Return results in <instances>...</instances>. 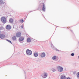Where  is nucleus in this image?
Wrapping results in <instances>:
<instances>
[{"instance_id": "b1692460", "label": "nucleus", "mask_w": 79, "mask_h": 79, "mask_svg": "<svg viewBox=\"0 0 79 79\" xmlns=\"http://www.w3.org/2000/svg\"><path fill=\"white\" fill-rule=\"evenodd\" d=\"M7 41H8V42H9L10 43H11V44H12V43H11V42L10 41V40H6Z\"/></svg>"}, {"instance_id": "c85d7f7f", "label": "nucleus", "mask_w": 79, "mask_h": 79, "mask_svg": "<svg viewBox=\"0 0 79 79\" xmlns=\"http://www.w3.org/2000/svg\"><path fill=\"white\" fill-rule=\"evenodd\" d=\"M2 29V27H0V29Z\"/></svg>"}, {"instance_id": "f8f14e48", "label": "nucleus", "mask_w": 79, "mask_h": 79, "mask_svg": "<svg viewBox=\"0 0 79 79\" xmlns=\"http://www.w3.org/2000/svg\"><path fill=\"white\" fill-rule=\"evenodd\" d=\"M0 37L1 39H4L5 37V35L3 34L0 35Z\"/></svg>"}, {"instance_id": "1a4fd4ad", "label": "nucleus", "mask_w": 79, "mask_h": 79, "mask_svg": "<svg viewBox=\"0 0 79 79\" xmlns=\"http://www.w3.org/2000/svg\"><path fill=\"white\" fill-rule=\"evenodd\" d=\"M6 27V29H8L9 30L11 29V27L10 25H7Z\"/></svg>"}, {"instance_id": "c756f323", "label": "nucleus", "mask_w": 79, "mask_h": 79, "mask_svg": "<svg viewBox=\"0 0 79 79\" xmlns=\"http://www.w3.org/2000/svg\"><path fill=\"white\" fill-rule=\"evenodd\" d=\"M71 31H72V32H73V30H71Z\"/></svg>"}, {"instance_id": "a878e982", "label": "nucleus", "mask_w": 79, "mask_h": 79, "mask_svg": "<svg viewBox=\"0 0 79 79\" xmlns=\"http://www.w3.org/2000/svg\"><path fill=\"white\" fill-rule=\"evenodd\" d=\"M56 51H57V52H60V50H59L58 49L56 48Z\"/></svg>"}, {"instance_id": "f3484780", "label": "nucleus", "mask_w": 79, "mask_h": 79, "mask_svg": "<svg viewBox=\"0 0 79 79\" xmlns=\"http://www.w3.org/2000/svg\"><path fill=\"white\" fill-rule=\"evenodd\" d=\"M16 36H14L12 37V40H16Z\"/></svg>"}, {"instance_id": "6e6552de", "label": "nucleus", "mask_w": 79, "mask_h": 79, "mask_svg": "<svg viewBox=\"0 0 79 79\" xmlns=\"http://www.w3.org/2000/svg\"><path fill=\"white\" fill-rule=\"evenodd\" d=\"M46 56V54L45 52H43L40 55V56L41 58H44Z\"/></svg>"}, {"instance_id": "7ed1b4c3", "label": "nucleus", "mask_w": 79, "mask_h": 79, "mask_svg": "<svg viewBox=\"0 0 79 79\" xmlns=\"http://www.w3.org/2000/svg\"><path fill=\"white\" fill-rule=\"evenodd\" d=\"M40 6L41 7H43L42 9V10L43 11H45V4L44 3H41L40 4Z\"/></svg>"}, {"instance_id": "9b49d317", "label": "nucleus", "mask_w": 79, "mask_h": 79, "mask_svg": "<svg viewBox=\"0 0 79 79\" xmlns=\"http://www.w3.org/2000/svg\"><path fill=\"white\" fill-rule=\"evenodd\" d=\"M16 37H19L21 36V33L20 32H18L16 34Z\"/></svg>"}, {"instance_id": "0eeeda50", "label": "nucleus", "mask_w": 79, "mask_h": 79, "mask_svg": "<svg viewBox=\"0 0 79 79\" xmlns=\"http://www.w3.org/2000/svg\"><path fill=\"white\" fill-rule=\"evenodd\" d=\"M6 0H0V5H3L5 3Z\"/></svg>"}, {"instance_id": "cd10ccee", "label": "nucleus", "mask_w": 79, "mask_h": 79, "mask_svg": "<svg viewBox=\"0 0 79 79\" xmlns=\"http://www.w3.org/2000/svg\"><path fill=\"white\" fill-rule=\"evenodd\" d=\"M21 29H23V25L21 26Z\"/></svg>"}, {"instance_id": "6ab92c4d", "label": "nucleus", "mask_w": 79, "mask_h": 79, "mask_svg": "<svg viewBox=\"0 0 79 79\" xmlns=\"http://www.w3.org/2000/svg\"><path fill=\"white\" fill-rule=\"evenodd\" d=\"M19 42H20V43H23V42H24V41H23V40H19Z\"/></svg>"}, {"instance_id": "2eb2a0df", "label": "nucleus", "mask_w": 79, "mask_h": 79, "mask_svg": "<svg viewBox=\"0 0 79 79\" xmlns=\"http://www.w3.org/2000/svg\"><path fill=\"white\" fill-rule=\"evenodd\" d=\"M9 22L10 23H13V20L12 18H11L10 19Z\"/></svg>"}, {"instance_id": "f03ea898", "label": "nucleus", "mask_w": 79, "mask_h": 79, "mask_svg": "<svg viewBox=\"0 0 79 79\" xmlns=\"http://www.w3.org/2000/svg\"><path fill=\"white\" fill-rule=\"evenodd\" d=\"M26 52L27 55L28 56L31 55H32V51L29 49H27V50Z\"/></svg>"}, {"instance_id": "a211bd4d", "label": "nucleus", "mask_w": 79, "mask_h": 79, "mask_svg": "<svg viewBox=\"0 0 79 79\" xmlns=\"http://www.w3.org/2000/svg\"><path fill=\"white\" fill-rule=\"evenodd\" d=\"M19 21L20 22V23H24V20L23 19H21Z\"/></svg>"}, {"instance_id": "4468645a", "label": "nucleus", "mask_w": 79, "mask_h": 79, "mask_svg": "<svg viewBox=\"0 0 79 79\" xmlns=\"http://www.w3.org/2000/svg\"><path fill=\"white\" fill-rule=\"evenodd\" d=\"M66 79V76L63 75H61V79Z\"/></svg>"}, {"instance_id": "2f4dec72", "label": "nucleus", "mask_w": 79, "mask_h": 79, "mask_svg": "<svg viewBox=\"0 0 79 79\" xmlns=\"http://www.w3.org/2000/svg\"><path fill=\"white\" fill-rule=\"evenodd\" d=\"M78 59H79V56H78Z\"/></svg>"}, {"instance_id": "9d476101", "label": "nucleus", "mask_w": 79, "mask_h": 79, "mask_svg": "<svg viewBox=\"0 0 79 79\" xmlns=\"http://www.w3.org/2000/svg\"><path fill=\"white\" fill-rule=\"evenodd\" d=\"M33 55L35 57H37V56L39 55V54H38V53L37 52H35L34 53Z\"/></svg>"}, {"instance_id": "393cba45", "label": "nucleus", "mask_w": 79, "mask_h": 79, "mask_svg": "<svg viewBox=\"0 0 79 79\" xmlns=\"http://www.w3.org/2000/svg\"><path fill=\"white\" fill-rule=\"evenodd\" d=\"M71 56H74V53H72L71 54Z\"/></svg>"}, {"instance_id": "aec40b11", "label": "nucleus", "mask_w": 79, "mask_h": 79, "mask_svg": "<svg viewBox=\"0 0 79 79\" xmlns=\"http://www.w3.org/2000/svg\"><path fill=\"white\" fill-rule=\"evenodd\" d=\"M77 77L78 78H79V72H78L77 74Z\"/></svg>"}, {"instance_id": "423d86ee", "label": "nucleus", "mask_w": 79, "mask_h": 79, "mask_svg": "<svg viewBox=\"0 0 79 79\" xmlns=\"http://www.w3.org/2000/svg\"><path fill=\"white\" fill-rule=\"evenodd\" d=\"M48 74H47V73L44 72L43 74H42V77L44 78H46V77L48 76Z\"/></svg>"}, {"instance_id": "ddd939ff", "label": "nucleus", "mask_w": 79, "mask_h": 79, "mask_svg": "<svg viewBox=\"0 0 79 79\" xmlns=\"http://www.w3.org/2000/svg\"><path fill=\"white\" fill-rule=\"evenodd\" d=\"M50 44H51L52 48L53 49H55V47L54 46H53V44H52V42H51Z\"/></svg>"}, {"instance_id": "412c9836", "label": "nucleus", "mask_w": 79, "mask_h": 79, "mask_svg": "<svg viewBox=\"0 0 79 79\" xmlns=\"http://www.w3.org/2000/svg\"><path fill=\"white\" fill-rule=\"evenodd\" d=\"M32 39H33L32 38H28L27 40H32Z\"/></svg>"}, {"instance_id": "bb28decb", "label": "nucleus", "mask_w": 79, "mask_h": 79, "mask_svg": "<svg viewBox=\"0 0 79 79\" xmlns=\"http://www.w3.org/2000/svg\"><path fill=\"white\" fill-rule=\"evenodd\" d=\"M76 73V71L74 72H73L74 74H75Z\"/></svg>"}, {"instance_id": "dca6fc26", "label": "nucleus", "mask_w": 79, "mask_h": 79, "mask_svg": "<svg viewBox=\"0 0 79 79\" xmlns=\"http://www.w3.org/2000/svg\"><path fill=\"white\" fill-rule=\"evenodd\" d=\"M19 40H24V38L22 36H21L19 38Z\"/></svg>"}, {"instance_id": "4be33fe9", "label": "nucleus", "mask_w": 79, "mask_h": 79, "mask_svg": "<svg viewBox=\"0 0 79 79\" xmlns=\"http://www.w3.org/2000/svg\"><path fill=\"white\" fill-rule=\"evenodd\" d=\"M27 42H31V40H27Z\"/></svg>"}, {"instance_id": "7c9ffc66", "label": "nucleus", "mask_w": 79, "mask_h": 79, "mask_svg": "<svg viewBox=\"0 0 79 79\" xmlns=\"http://www.w3.org/2000/svg\"><path fill=\"white\" fill-rule=\"evenodd\" d=\"M32 11H31L30 12L31 13V12H32Z\"/></svg>"}, {"instance_id": "39448f33", "label": "nucleus", "mask_w": 79, "mask_h": 79, "mask_svg": "<svg viewBox=\"0 0 79 79\" xmlns=\"http://www.w3.org/2000/svg\"><path fill=\"white\" fill-rule=\"evenodd\" d=\"M52 59L53 60H55V61H57L58 60L59 58L58 56H52Z\"/></svg>"}, {"instance_id": "f257e3e1", "label": "nucleus", "mask_w": 79, "mask_h": 79, "mask_svg": "<svg viewBox=\"0 0 79 79\" xmlns=\"http://www.w3.org/2000/svg\"><path fill=\"white\" fill-rule=\"evenodd\" d=\"M57 71L59 73H61L63 71V68L61 66H58L57 67Z\"/></svg>"}, {"instance_id": "5701e85b", "label": "nucleus", "mask_w": 79, "mask_h": 79, "mask_svg": "<svg viewBox=\"0 0 79 79\" xmlns=\"http://www.w3.org/2000/svg\"><path fill=\"white\" fill-rule=\"evenodd\" d=\"M56 71V69H52V71L53 72H55V71Z\"/></svg>"}, {"instance_id": "20e7f679", "label": "nucleus", "mask_w": 79, "mask_h": 79, "mask_svg": "<svg viewBox=\"0 0 79 79\" xmlns=\"http://www.w3.org/2000/svg\"><path fill=\"white\" fill-rule=\"evenodd\" d=\"M1 21L3 24H5L6 23V19L4 17H2L1 19Z\"/></svg>"}]
</instances>
